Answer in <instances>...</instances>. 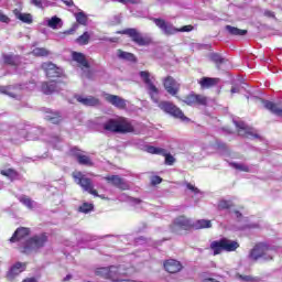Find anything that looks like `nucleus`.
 Instances as JSON below:
<instances>
[{"label": "nucleus", "instance_id": "f257e3e1", "mask_svg": "<svg viewBox=\"0 0 282 282\" xmlns=\"http://www.w3.org/2000/svg\"><path fill=\"white\" fill-rule=\"evenodd\" d=\"M212 227H213V224L210 223V220L200 219L193 224L188 218L184 216H180L172 224V231L176 232L177 235H182V230H191V228H195L196 230H199L202 228H212Z\"/></svg>", "mask_w": 282, "mask_h": 282}, {"label": "nucleus", "instance_id": "f03ea898", "mask_svg": "<svg viewBox=\"0 0 282 282\" xmlns=\"http://www.w3.org/2000/svg\"><path fill=\"white\" fill-rule=\"evenodd\" d=\"M105 131H110L111 133H133L134 128L131 121L124 117H119L117 119H110L104 123Z\"/></svg>", "mask_w": 282, "mask_h": 282}, {"label": "nucleus", "instance_id": "7ed1b4c3", "mask_svg": "<svg viewBox=\"0 0 282 282\" xmlns=\"http://www.w3.org/2000/svg\"><path fill=\"white\" fill-rule=\"evenodd\" d=\"M96 276L108 279L109 281H117L119 276H126L127 270L122 265L101 267L95 270Z\"/></svg>", "mask_w": 282, "mask_h": 282}, {"label": "nucleus", "instance_id": "20e7f679", "mask_svg": "<svg viewBox=\"0 0 282 282\" xmlns=\"http://www.w3.org/2000/svg\"><path fill=\"white\" fill-rule=\"evenodd\" d=\"M239 248V243L236 240L228 238H221L220 240H215L210 243V250H213L214 256L221 254V252H235Z\"/></svg>", "mask_w": 282, "mask_h": 282}, {"label": "nucleus", "instance_id": "39448f33", "mask_svg": "<svg viewBox=\"0 0 282 282\" xmlns=\"http://www.w3.org/2000/svg\"><path fill=\"white\" fill-rule=\"evenodd\" d=\"M272 249L265 243H258L250 252V259L257 261L264 259V261H272Z\"/></svg>", "mask_w": 282, "mask_h": 282}, {"label": "nucleus", "instance_id": "423d86ee", "mask_svg": "<svg viewBox=\"0 0 282 282\" xmlns=\"http://www.w3.org/2000/svg\"><path fill=\"white\" fill-rule=\"evenodd\" d=\"M160 109L162 111H165V113H170V116H173L174 118H178V120H182V122H188V117L184 116V112L177 106L169 102V101H162L159 104Z\"/></svg>", "mask_w": 282, "mask_h": 282}, {"label": "nucleus", "instance_id": "0eeeda50", "mask_svg": "<svg viewBox=\"0 0 282 282\" xmlns=\"http://www.w3.org/2000/svg\"><path fill=\"white\" fill-rule=\"evenodd\" d=\"M74 178L77 181V184L82 186L84 191L89 193L90 195H94L95 197H98V191L94 189V184H91V180L85 177L83 173L78 172L74 174Z\"/></svg>", "mask_w": 282, "mask_h": 282}, {"label": "nucleus", "instance_id": "6e6552de", "mask_svg": "<svg viewBox=\"0 0 282 282\" xmlns=\"http://www.w3.org/2000/svg\"><path fill=\"white\" fill-rule=\"evenodd\" d=\"M140 76L142 80L145 83L152 100H154V102H158V94H160V89H158V87L153 85V82H152L153 77L151 78V74L147 70L141 72Z\"/></svg>", "mask_w": 282, "mask_h": 282}, {"label": "nucleus", "instance_id": "1a4fd4ad", "mask_svg": "<svg viewBox=\"0 0 282 282\" xmlns=\"http://www.w3.org/2000/svg\"><path fill=\"white\" fill-rule=\"evenodd\" d=\"M45 243H47V236H45V234H41L40 236H35L26 241L24 251L39 250V248H43Z\"/></svg>", "mask_w": 282, "mask_h": 282}, {"label": "nucleus", "instance_id": "9d476101", "mask_svg": "<svg viewBox=\"0 0 282 282\" xmlns=\"http://www.w3.org/2000/svg\"><path fill=\"white\" fill-rule=\"evenodd\" d=\"M163 86L170 96H177V94H180L181 85L172 76H167L163 79Z\"/></svg>", "mask_w": 282, "mask_h": 282}, {"label": "nucleus", "instance_id": "9b49d317", "mask_svg": "<svg viewBox=\"0 0 282 282\" xmlns=\"http://www.w3.org/2000/svg\"><path fill=\"white\" fill-rule=\"evenodd\" d=\"M123 34L131 36L132 41L137 43V45H151V37L142 36V34H140L135 29H128L123 31Z\"/></svg>", "mask_w": 282, "mask_h": 282}, {"label": "nucleus", "instance_id": "f8f14e48", "mask_svg": "<svg viewBox=\"0 0 282 282\" xmlns=\"http://www.w3.org/2000/svg\"><path fill=\"white\" fill-rule=\"evenodd\" d=\"M42 69L45 72L47 78H58L63 76V69L51 62L43 63Z\"/></svg>", "mask_w": 282, "mask_h": 282}, {"label": "nucleus", "instance_id": "ddd939ff", "mask_svg": "<svg viewBox=\"0 0 282 282\" xmlns=\"http://www.w3.org/2000/svg\"><path fill=\"white\" fill-rule=\"evenodd\" d=\"M104 180L111 184V186H116V188H120L121 191H129L130 185L124 181V178L118 175H109L105 176Z\"/></svg>", "mask_w": 282, "mask_h": 282}, {"label": "nucleus", "instance_id": "4468645a", "mask_svg": "<svg viewBox=\"0 0 282 282\" xmlns=\"http://www.w3.org/2000/svg\"><path fill=\"white\" fill-rule=\"evenodd\" d=\"M183 101L185 102V105H189L191 107L195 105L204 106L207 105L208 98H206V96L204 95H197L192 93L187 95Z\"/></svg>", "mask_w": 282, "mask_h": 282}, {"label": "nucleus", "instance_id": "2eb2a0df", "mask_svg": "<svg viewBox=\"0 0 282 282\" xmlns=\"http://www.w3.org/2000/svg\"><path fill=\"white\" fill-rule=\"evenodd\" d=\"M155 25L158 28H160V30H162V32L164 34H166L167 36H171L172 34H177L178 29H176L175 26H173V24H169L166 23V21L162 20V19H153Z\"/></svg>", "mask_w": 282, "mask_h": 282}, {"label": "nucleus", "instance_id": "dca6fc26", "mask_svg": "<svg viewBox=\"0 0 282 282\" xmlns=\"http://www.w3.org/2000/svg\"><path fill=\"white\" fill-rule=\"evenodd\" d=\"M104 98L107 102L113 107H117V109H127V100L120 96L104 94Z\"/></svg>", "mask_w": 282, "mask_h": 282}, {"label": "nucleus", "instance_id": "f3484780", "mask_svg": "<svg viewBox=\"0 0 282 282\" xmlns=\"http://www.w3.org/2000/svg\"><path fill=\"white\" fill-rule=\"evenodd\" d=\"M75 98L77 102H80V105H84L85 107H98L100 105V99L94 97V96H83V95H75Z\"/></svg>", "mask_w": 282, "mask_h": 282}, {"label": "nucleus", "instance_id": "a211bd4d", "mask_svg": "<svg viewBox=\"0 0 282 282\" xmlns=\"http://www.w3.org/2000/svg\"><path fill=\"white\" fill-rule=\"evenodd\" d=\"M24 270L25 263L17 262L10 268V270L7 273L8 281H14V279H17V276H19L21 272H24Z\"/></svg>", "mask_w": 282, "mask_h": 282}, {"label": "nucleus", "instance_id": "6ab92c4d", "mask_svg": "<svg viewBox=\"0 0 282 282\" xmlns=\"http://www.w3.org/2000/svg\"><path fill=\"white\" fill-rule=\"evenodd\" d=\"M29 235H30V228L20 227L14 231L13 236L10 238V242L17 243V241H22V239H25V237H29Z\"/></svg>", "mask_w": 282, "mask_h": 282}, {"label": "nucleus", "instance_id": "aec40b11", "mask_svg": "<svg viewBox=\"0 0 282 282\" xmlns=\"http://www.w3.org/2000/svg\"><path fill=\"white\" fill-rule=\"evenodd\" d=\"M164 268L166 272H170V274H175V272H180V270H182V263L177 260H167L164 263Z\"/></svg>", "mask_w": 282, "mask_h": 282}, {"label": "nucleus", "instance_id": "412c9836", "mask_svg": "<svg viewBox=\"0 0 282 282\" xmlns=\"http://www.w3.org/2000/svg\"><path fill=\"white\" fill-rule=\"evenodd\" d=\"M59 89H61V84H57L56 82L42 84V91L43 94H46V95L54 94V91H59Z\"/></svg>", "mask_w": 282, "mask_h": 282}, {"label": "nucleus", "instance_id": "4be33fe9", "mask_svg": "<svg viewBox=\"0 0 282 282\" xmlns=\"http://www.w3.org/2000/svg\"><path fill=\"white\" fill-rule=\"evenodd\" d=\"M219 83V78H213V77H202L198 80V84L203 89H209V87H215Z\"/></svg>", "mask_w": 282, "mask_h": 282}, {"label": "nucleus", "instance_id": "5701e85b", "mask_svg": "<svg viewBox=\"0 0 282 282\" xmlns=\"http://www.w3.org/2000/svg\"><path fill=\"white\" fill-rule=\"evenodd\" d=\"M264 107H265V109L271 111V113H274L279 118H282V108H281V106H279V104H274L272 101H265Z\"/></svg>", "mask_w": 282, "mask_h": 282}, {"label": "nucleus", "instance_id": "b1692460", "mask_svg": "<svg viewBox=\"0 0 282 282\" xmlns=\"http://www.w3.org/2000/svg\"><path fill=\"white\" fill-rule=\"evenodd\" d=\"M73 61L78 63L82 67H85V69H89V63L87 62V58L85 57V54L74 52L73 53Z\"/></svg>", "mask_w": 282, "mask_h": 282}, {"label": "nucleus", "instance_id": "393cba45", "mask_svg": "<svg viewBox=\"0 0 282 282\" xmlns=\"http://www.w3.org/2000/svg\"><path fill=\"white\" fill-rule=\"evenodd\" d=\"M72 153H73V155H76L77 162H79L80 164H84L86 166H91V159H89V156L80 154V151H78L76 149H73Z\"/></svg>", "mask_w": 282, "mask_h": 282}, {"label": "nucleus", "instance_id": "a878e982", "mask_svg": "<svg viewBox=\"0 0 282 282\" xmlns=\"http://www.w3.org/2000/svg\"><path fill=\"white\" fill-rule=\"evenodd\" d=\"M0 91L2 94H7L8 96H11V98H17L19 91H21V86H8L6 88H0Z\"/></svg>", "mask_w": 282, "mask_h": 282}, {"label": "nucleus", "instance_id": "bb28decb", "mask_svg": "<svg viewBox=\"0 0 282 282\" xmlns=\"http://www.w3.org/2000/svg\"><path fill=\"white\" fill-rule=\"evenodd\" d=\"M15 19H19V21H22V23H32V14L30 13H21L19 10L13 11Z\"/></svg>", "mask_w": 282, "mask_h": 282}, {"label": "nucleus", "instance_id": "cd10ccee", "mask_svg": "<svg viewBox=\"0 0 282 282\" xmlns=\"http://www.w3.org/2000/svg\"><path fill=\"white\" fill-rule=\"evenodd\" d=\"M47 26L52 28V30H58V28H63V20L54 15L47 20Z\"/></svg>", "mask_w": 282, "mask_h": 282}, {"label": "nucleus", "instance_id": "c85d7f7f", "mask_svg": "<svg viewBox=\"0 0 282 282\" xmlns=\"http://www.w3.org/2000/svg\"><path fill=\"white\" fill-rule=\"evenodd\" d=\"M0 173L4 177L11 180V182H14V180H19V172H17L14 169L2 170Z\"/></svg>", "mask_w": 282, "mask_h": 282}, {"label": "nucleus", "instance_id": "c756f323", "mask_svg": "<svg viewBox=\"0 0 282 282\" xmlns=\"http://www.w3.org/2000/svg\"><path fill=\"white\" fill-rule=\"evenodd\" d=\"M226 30H227V32H229V34H232V36H246V34H248V31L237 29V28L230 26V25H227Z\"/></svg>", "mask_w": 282, "mask_h": 282}, {"label": "nucleus", "instance_id": "7c9ffc66", "mask_svg": "<svg viewBox=\"0 0 282 282\" xmlns=\"http://www.w3.org/2000/svg\"><path fill=\"white\" fill-rule=\"evenodd\" d=\"M3 58H4V63H7V65L19 66V63H21L20 56L4 55Z\"/></svg>", "mask_w": 282, "mask_h": 282}, {"label": "nucleus", "instance_id": "2f4dec72", "mask_svg": "<svg viewBox=\"0 0 282 282\" xmlns=\"http://www.w3.org/2000/svg\"><path fill=\"white\" fill-rule=\"evenodd\" d=\"M236 127H238V133L240 135H250L252 133V130L248 128V126H246L243 122L236 123Z\"/></svg>", "mask_w": 282, "mask_h": 282}, {"label": "nucleus", "instance_id": "473e14b6", "mask_svg": "<svg viewBox=\"0 0 282 282\" xmlns=\"http://www.w3.org/2000/svg\"><path fill=\"white\" fill-rule=\"evenodd\" d=\"M210 59L213 61V63H216L217 67L223 65V63H226V59L224 57H221V55H219L217 53H213L210 55Z\"/></svg>", "mask_w": 282, "mask_h": 282}, {"label": "nucleus", "instance_id": "72a5a7b5", "mask_svg": "<svg viewBox=\"0 0 282 282\" xmlns=\"http://www.w3.org/2000/svg\"><path fill=\"white\" fill-rule=\"evenodd\" d=\"M147 152L152 153L154 155H164V149L162 148H155L153 145L147 147Z\"/></svg>", "mask_w": 282, "mask_h": 282}, {"label": "nucleus", "instance_id": "f704fd0d", "mask_svg": "<svg viewBox=\"0 0 282 282\" xmlns=\"http://www.w3.org/2000/svg\"><path fill=\"white\" fill-rule=\"evenodd\" d=\"M19 199H20L21 204L26 206V208H34V200H32V198H30L28 196H20Z\"/></svg>", "mask_w": 282, "mask_h": 282}, {"label": "nucleus", "instance_id": "c9c22d12", "mask_svg": "<svg viewBox=\"0 0 282 282\" xmlns=\"http://www.w3.org/2000/svg\"><path fill=\"white\" fill-rule=\"evenodd\" d=\"M89 33L85 32L83 35L76 39V43H78V45H87V43H89Z\"/></svg>", "mask_w": 282, "mask_h": 282}, {"label": "nucleus", "instance_id": "e433bc0d", "mask_svg": "<svg viewBox=\"0 0 282 282\" xmlns=\"http://www.w3.org/2000/svg\"><path fill=\"white\" fill-rule=\"evenodd\" d=\"M33 56H50L47 48L37 47L32 51Z\"/></svg>", "mask_w": 282, "mask_h": 282}, {"label": "nucleus", "instance_id": "4c0bfd02", "mask_svg": "<svg viewBox=\"0 0 282 282\" xmlns=\"http://www.w3.org/2000/svg\"><path fill=\"white\" fill-rule=\"evenodd\" d=\"M75 19L80 25L87 24V15H85L83 12L76 13Z\"/></svg>", "mask_w": 282, "mask_h": 282}, {"label": "nucleus", "instance_id": "58836bf2", "mask_svg": "<svg viewBox=\"0 0 282 282\" xmlns=\"http://www.w3.org/2000/svg\"><path fill=\"white\" fill-rule=\"evenodd\" d=\"M119 58H124L126 61H135V56L131 53L119 51Z\"/></svg>", "mask_w": 282, "mask_h": 282}, {"label": "nucleus", "instance_id": "ea45409f", "mask_svg": "<svg viewBox=\"0 0 282 282\" xmlns=\"http://www.w3.org/2000/svg\"><path fill=\"white\" fill-rule=\"evenodd\" d=\"M165 156V164H167L169 166H173V164H175V158L171 154L166 153V150H164V154Z\"/></svg>", "mask_w": 282, "mask_h": 282}, {"label": "nucleus", "instance_id": "a19ab883", "mask_svg": "<svg viewBox=\"0 0 282 282\" xmlns=\"http://www.w3.org/2000/svg\"><path fill=\"white\" fill-rule=\"evenodd\" d=\"M230 206H232V203L228 200H220L218 204L219 210H226V208H230Z\"/></svg>", "mask_w": 282, "mask_h": 282}, {"label": "nucleus", "instance_id": "79ce46f5", "mask_svg": "<svg viewBox=\"0 0 282 282\" xmlns=\"http://www.w3.org/2000/svg\"><path fill=\"white\" fill-rule=\"evenodd\" d=\"M94 209V205L89 204V203H84L80 207L79 210L82 213H89V210Z\"/></svg>", "mask_w": 282, "mask_h": 282}, {"label": "nucleus", "instance_id": "37998d69", "mask_svg": "<svg viewBox=\"0 0 282 282\" xmlns=\"http://www.w3.org/2000/svg\"><path fill=\"white\" fill-rule=\"evenodd\" d=\"M231 166H234V169H237L238 171H249L248 166L243 164L232 163Z\"/></svg>", "mask_w": 282, "mask_h": 282}, {"label": "nucleus", "instance_id": "c03bdc74", "mask_svg": "<svg viewBox=\"0 0 282 282\" xmlns=\"http://www.w3.org/2000/svg\"><path fill=\"white\" fill-rule=\"evenodd\" d=\"M117 1L118 3H122L123 6H127V3L138 4L140 3V0H112Z\"/></svg>", "mask_w": 282, "mask_h": 282}, {"label": "nucleus", "instance_id": "a18cd8bd", "mask_svg": "<svg viewBox=\"0 0 282 282\" xmlns=\"http://www.w3.org/2000/svg\"><path fill=\"white\" fill-rule=\"evenodd\" d=\"M31 6H35V8H40L43 10V0H31Z\"/></svg>", "mask_w": 282, "mask_h": 282}, {"label": "nucleus", "instance_id": "49530a36", "mask_svg": "<svg viewBox=\"0 0 282 282\" xmlns=\"http://www.w3.org/2000/svg\"><path fill=\"white\" fill-rule=\"evenodd\" d=\"M151 184H153V186H155L158 184H162V177H160V176H152Z\"/></svg>", "mask_w": 282, "mask_h": 282}, {"label": "nucleus", "instance_id": "de8ad7c7", "mask_svg": "<svg viewBox=\"0 0 282 282\" xmlns=\"http://www.w3.org/2000/svg\"><path fill=\"white\" fill-rule=\"evenodd\" d=\"M188 191H192V193H195V195H197V193H199V188L195 187V185L187 183L186 184Z\"/></svg>", "mask_w": 282, "mask_h": 282}, {"label": "nucleus", "instance_id": "09e8293b", "mask_svg": "<svg viewBox=\"0 0 282 282\" xmlns=\"http://www.w3.org/2000/svg\"><path fill=\"white\" fill-rule=\"evenodd\" d=\"M193 30H194L193 25H185L178 29V32H193Z\"/></svg>", "mask_w": 282, "mask_h": 282}, {"label": "nucleus", "instance_id": "8fccbe9b", "mask_svg": "<svg viewBox=\"0 0 282 282\" xmlns=\"http://www.w3.org/2000/svg\"><path fill=\"white\" fill-rule=\"evenodd\" d=\"M10 21V18L6 15L3 12H0V22L1 23H8Z\"/></svg>", "mask_w": 282, "mask_h": 282}, {"label": "nucleus", "instance_id": "3c124183", "mask_svg": "<svg viewBox=\"0 0 282 282\" xmlns=\"http://www.w3.org/2000/svg\"><path fill=\"white\" fill-rule=\"evenodd\" d=\"M238 279H240V281H247V282L252 281V278L249 276V275H241V274H238Z\"/></svg>", "mask_w": 282, "mask_h": 282}, {"label": "nucleus", "instance_id": "603ef678", "mask_svg": "<svg viewBox=\"0 0 282 282\" xmlns=\"http://www.w3.org/2000/svg\"><path fill=\"white\" fill-rule=\"evenodd\" d=\"M64 4L67 6V8H73L74 0H61Z\"/></svg>", "mask_w": 282, "mask_h": 282}, {"label": "nucleus", "instance_id": "864d4df0", "mask_svg": "<svg viewBox=\"0 0 282 282\" xmlns=\"http://www.w3.org/2000/svg\"><path fill=\"white\" fill-rule=\"evenodd\" d=\"M48 120H51L53 124H58V122H61V118L48 117Z\"/></svg>", "mask_w": 282, "mask_h": 282}, {"label": "nucleus", "instance_id": "5fc2aeb1", "mask_svg": "<svg viewBox=\"0 0 282 282\" xmlns=\"http://www.w3.org/2000/svg\"><path fill=\"white\" fill-rule=\"evenodd\" d=\"M115 282H132L131 279H122V276L117 278V280H115Z\"/></svg>", "mask_w": 282, "mask_h": 282}, {"label": "nucleus", "instance_id": "6e6d98bb", "mask_svg": "<svg viewBox=\"0 0 282 282\" xmlns=\"http://www.w3.org/2000/svg\"><path fill=\"white\" fill-rule=\"evenodd\" d=\"M74 32H76V26H74L73 29L68 30V31H65L64 34H74Z\"/></svg>", "mask_w": 282, "mask_h": 282}, {"label": "nucleus", "instance_id": "4d7b16f0", "mask_svg": "<svg viewBox=\"0 0 282 282\" xmlns=\"http://www.w3.org/2000/svg\"><path fill=\"white\" fill-rule=\"evenodd\" d=\"M23 282H36V279H34V278H29V279L23 280Z\"/></svg>", "mask_w": 282, "mask_h": 282}, {"label": "nucleus", "instance_id": "13d9d810", "mask_svg": "<svg viewBox=\"0 0 282 282\" xmlns=\"http://www.w3.org/2000/svg\"><path fill=\"white\" fill-rule=\"evenodd\" d=\"M237 93H239V88L232 87V88H231V94H237Z\"/></svg>", "mask_w": 282, "mask_h": 282}, {"label": "nucleus", "instance_id": "bf43d9fd", "mask_svg": "<svg viewBox=\"0 0 282 282\" xmlns=\"http://www.w3.org/2000/svg\"><path fill=\"white\" fill-rule=\"evenodd\" d=\"M70 279H72V275L68 274V275H66V276L63 279V281L66 282V281H69Z\"/></svg>", "mask_w": 282, "mask_h": 282}, {"label": "nucleus", "instance_id": "052dcab7", "mask_svg": "<svg viewBox=\"0 0 282 282\" xmlns=\"http://www.w3.org/2000/svg\"><path fill=\"white\" fill-rule=\"evenodd\" d=\"M265 15L267 17H274V13H272L271 11H265Z\"/></svg>", "mask_w": 282, "mask_h": 282}, {"label": "nucleus", "instance_id": "680f3d73", "mask_svg": "<svg viewBox=\"0 0 282 282\" xmlns=\"http://www.w3.org/2000/svg\"><path fill=\"white\" fill-rule=\"evenodd\" d=\"M36 87V84L32 83L30 84V89H34Z\"/></svg>", "mask_w": 282, "mask_h": 282}, {"label": "nucleus", "instance_id": "e2e57ef3", "mask_svg": "<svg viewBox=\"0 0 282 282\" xmlns=\"http://www.w3.org/2000/svg\"><path fill=\"white\" fill-rule=\"evenodd\" d=\"M237 217H241V213L236 212Z\"/></svg>", "mask_w": 282, "mask_h": 282}, {"label": "nucleus", "instance_id": "0e129e2a", "mask_svg": "<svg viewBox=\"0 0 282 282\" xmlns=\"http://www.w3.org/2000/svg\"><path fill=\"white\" fill-rule=\"evenodd\" d=\"M135 202H137L138 204H140V199H135Z\"/></svg>", "mask_w": 282, "mask_h": 282}]
</instances>
